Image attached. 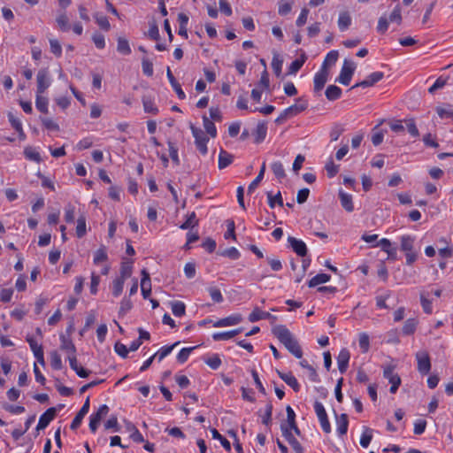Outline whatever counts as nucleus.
<instances>
[{"mask_svg":"<svg viewBox=\"0 0 453 453\" xmlns=\"http://www.w3.org/2000/svg\"><path fill=\"white\" fill-rule=\"evenodd\" d=\"M272 332L296 357H302L303 351L298 342L294 338L290 331L285 326H275L273 327Z\"/></svg>","mask_w":453,"mask_h":453,"instance_id":"1","label":"nucleus"},{"mask_svg":"<svg viewBox=\"0 0 453 453\" xmlns=\"http://www.w3.org/2000/svg\"><path fill=\"white\" fill-rule=\"evenodd\" d=\"M190 129L192 131L193 136L196 140V145L197 150L203 154L205 155L208 151L207 150V142L209 138L200 128L196 127L192 124L190 125Z\"/></svg>","mask_w":453,"mask_h":453,"instance_id":"2","label":"nucleus"},{"mask_svg":"<svg viewBox=\"0 0 453 453\" xmlns=\"http://www.w3.org/2000/svg\"><path fill=\"white\" fill-rule=\"evenodd\" d=\"M355 68L356 66L353 62L345 60L337 81L343 85H349Z\"/></svg>","mask_w":453,"mask_h":453,"instance_id":"3","label":"nucleus"},{"mask_svg":"<svg viewBox=\"0 0 453 453\" xmlns=\"http://www.w3.org/2000/svg\"><path fill=\"white\" fill-rule=\"evenodd\" d=\"M418 362V371L421 374H427L431 370V361L429 354L426 351H418L416 353Z\"/></svg>","mask_w":453,"mask_h":453,"instance_id":"4","label":"nucleus"},{"mask_svg":"<svg viewBox=\"0 0 453 453\" xmlns=\"http://www.w3.org/2000/svg\"><path fill=\"white\" fill-rule=\"evenodd\" d=\"M383 376L391 383L390 393L395 394L401 384V378L398 374L394 373V366L388 365L385 367Z\"/></svg>","mask_w":453,"mask_h":453,"instance_id":"5","label":"nucleus"},{"mask_svg":"<svg viewBox=\"0 0 453 453\" xmlns=\"http://www.w3.org/2000/svg\"><path fill=\"white\" fill-rule=\"evenodd\" d=\"M109 412V407L106 404H103L99 407L97 411L91 415L89 421V428L95 433L104 417Z\"/></svg>","mask_w":453,"mask_h":453,"instance_id":"6","label":"nucleus"},{"mask_svg":"<svg viewBox=\"0 0 453 453\" xmlns=\"http://www.w3.org/2000/svg\"><path fill=\"white\" fill-rule=\"evenodd\" d=\"M37 94H42L50 87L49 72L46 68L40 69L36 76Z\"/></svg>","mask_w":453,"mask_h":453,"instance_id":"7","label":"nucleus"},{"mask_svg":"<svg viewBox=\"0 0 453 453\" xmlns=\"http://www.w3.org/2000/svg\"><path fill=\"white\" fill-rule=\"evenodd\" d=\"M26 340L29 343L31 350L33 351L34 356L36 358L37 362L41 365L45 366V359H44V356H43L42 346L39 345L36 342V341L33 337H31L29 335L27 336Z\"/></svg>","mask_w":453,"mask_h":453,"instance_id":"8","label":"nucleus"},{"mask_svg":"<svg viewBox=\"0 0 453 453\" xmlns=\"http://www.w3.org/2000/svg\"><path fill=\"white\" fill-rule=\"evenodd\" d=\"M248 319L251 323L257 322L260 319H270L271 322L273 323L276 321L277 317L269 312L261 311L258 307H255Z\"/></svg>","mask_w":453,"mask_h":453,"instance_id":"9","label":"nucleus"},{"mask_svg":"<svg viewBox=\"0 0 453 453\" xmlns=\"http://www.w3.org/2000/svg\"><path fill=\"white\" fill-rule=\"evenodd\" d=\"M57 413L55 407L49 408L39 418L36 429L42 430L48 426V425L54 419Z\"/></svg>","mask_w":453,"mask_h":453,"instance_id":"10","label":"nucleus"},{"mask_svg":"<svg viewBox=\"0 0 453 453\" xmlns=\"http://www.w3.org/2000/svg\"><path fill=\"white\" fill-rule=\"evenodd\" d=\"M281 430L283 436L289 443L292 449L296 453H301L303 451V448L300 442L293 436L291 430H289L287 426H281Z\"/></svg>","mask_w":453,"mask_h":453,"instance_id":"11","label":"nucleus"},{"mask_svg":"<svg viewBox=\"0 0 453 453\" xmlns=\"http://www.w3.org/2000/svg\"><path fill=\"white\" fill-rule=\"evenodd\" d=\"M141 290L144 299H147L151 293V282L150 273L146 269L142 270Z\"/></svg>","mask_w":453,"mask_h":453,"instance_id":"12","label":"nucleus"},{"mask_svg":"<svg viewBox=\"0 0 453 453\" xmlns=\"http://www.w3.org/2000/svg\"><path fill=\"white\" fill-rule=\"evenodd\" d=\"M329 76V71H326L325 68H321L314 77V91L319 92L324 88Z\"/></svg>","mask_w":453,"mask_h":453,"instance_id":"13","label":"nucleus"},{"mask_svg":"<svg viewBox=\"0 0 453 453\" xmlns=\"http://www.w3.org/2000/svg\"><path fill=\"white\" fill-rule=\"evenodd\" d=\"M383 76H384V74L382 72L372 73L365 80L357 83L351 88H355L357 87H363V88L372 87L375 83H377L380 80H382Z\"/></svg>","mask_w":453,"mask_h":453,"instance_id":"14","label":"nucleus"},{"mask_svg":"<svg viewBox=\"0 0 453 453\" xmlns=\"http://www.w3.org/2000/svg\"><path fill=\"white\" fill-rule=\"evenodd\" d=\"M350 358V353L347 349H342L338 357H337V364L338 369L342 374L346 372L349 365V361Z\"/></svg>","mask_w":453,"mask_h":453,"instance_id":"15","label":"nucleus"},{"mask_svg":"<svg viewBox=\"0 0 453 453\" xmlns=\"http://www.w3.org/2000/svg\"><path fill=\"white\" fill-rule=\"evenodd\" d=\"M89 410V397H88L83 404V406L81 408V410L78 411L76 416L74 417L72 424H71V429L75 430L77 429L84 418V416L88 412Z\"/></svg>","mask_w":453,"mask_h":453,"instance_id":"16","label":"nucleus"},{"mask_svg":"<svg viewBox=\"0 0 453 453\" xmlns=\"http://www.w3.org/2000/svg\"><path fill=\"white\" fill-rule=\"evenodd\" d=\"M288 242L293 250L300 257H305L307 254V247L306 244L301 241L297 240L295 237L289 236Z\"/></svg>","mask_w":453,"mask_h":453,"instance_id":"17","label":"nucleus"},{"mask_svg":"<svg viewBox=\"0 0 453 453\" xmlns=\"http://www.w3.org/2000/svg\"><path fill=\"white\" fill-rule=\"evenodd\" d=\"M277 373L279 377L285 381L288 386H290L295 392H299L300 390V385L296 379V377L291 372H282L279 370H277Z\"/></svg>","mask_w":453,"mask_h":453,"instance_id":"18","label":"nucleus"},{"mask_svg":"<svg viewBox=\"0 0 453 453\" xmlns=\"http://www.w3.org/2000/svg\"><path fill=\"white\" fill-rule=\"evenodd\" d=\"M242 320V315L235 314L221 319H219L214 323L215 327L229 326L239 324Z\"/></svg>","mask_w":453,"mask_h":453,"instance_id":"19","label":"nucleus"},{"mask_svg":"<svg viewBox=\"0 0 453 453\" xmlns=\"http://www.w3.org/2000/svg\"><path fill=\"white\" fill-rule=\"evenodd\" d=\"M68 360H69L71 368L76 372L78 376H80L81 378H87L89 375V373H90L89 371L84 369L82 366H80L78 365V361H77L75 354L68 355Z\"/></svg>","mask_w":453,"mask_h":453,"instance_id":"20","label":"nucleus"},{"mask_svg":"<svg viewBox=\"0 0 453 453\" xmlns=\"http://www.w3.org/2000/svg\"><path fill=\"white\" fill-rule=\"evenodd\" d=\"M166 75H167V78H168V80H169L173 88L176 92L178 97L180 100L185 99L186 95H185L184 91L182 90L180 83H178V81H176L175 77L173 76L170 67H167V69H166Z\"/></svg>","mask_w":453,"mask_h":453,"instance_id":"21","label":"nucleus"},{"mask_svg":"<svg viewBox=\"0 0 453 453\" xmlns=\"http://www.w3.org/2000/svg\"><path fill=\"white\" fill-rule=\"evenodd\" d=\"M339 198L342 206L348 211L351 212L354 211V204L351 195L343 192L342 189L339 190Z\"/></svg>","mask_w":453,"mask_h":453,"instance_id":"22","label":"nucleus"},{"mask_svg":"<svg viewBox=\"0 0 453 453\" xmlns=\"http://www.w3.org/2000/svg\"><path fill=\"white\" fill-rule=\"evenodd\" d=\"M234 156L223 149L220 150L219 155V168L220 170L227 167L233 162Z\"/></svg>","mask_w":453,"mask_h":453,"instance_id":"23","label":"nucleus"},{"mask_svg":"<svg viewBox=\"0 0 453 453\" xmlns=\"http://www.w3.org/2000/svg\"><path fill=\"white\" fill-rule=\"evenodd\" d=\"M286 411H287V421H288V425L287 426L288 427L289 430H294L296 434H299V429L296 424V414H295V411H293V409L290 407V406H287L286 408ZM282 426H286V424H283Z\"/></svg>","mask_w":453,"mask_h":453,"instance_id":"24","label":"nucleus"},{"mask_svg":"<svg viewBox=\"0 0 453 453\" xmlns=\"http://www.w3.org/2000/svg\"><path fill=\"white\" fill-rule=\"evenodd\" d=\"M8 119L12 127L18 132L20 139H25L26 135L22 128V124L19 119H17L12 112H8Z\"/></svg>","mask_w":453,"mask_h":453,"instance_id":"25","label":"nucleus"},{"mask_svg":"<svg viewBox=\"0 0 453 453\" xmlns=\"http://www.w3.org/2000/svg\"><path fill=\"white\" fill-rule=\"evenodd\" d=\"M266 133H267V127H266V124L265 122H260L257 124V128L254 132V136H255V142L256 143H260L262 142L265 136H266Z\"/></svg>","mask_w":453,"mask_h":453,"instance_id":"26","label":"nucleus"},{"mask_svg":"<svg viewBox=\"0 0 453 453\" xmlns=\"http://www.w3.org/2000/svg\"><path fill=\"white\" fill-rule=\"evenodd\" d=\"M242 332V328H237L229 332L216 333L212 335L215 341H226Z\"/></svg>","mask_w":453,"mask_h":453,"instance_id":"27","label":"nucleus"},{"mask_svg":"<svg viewBox=\"0 0 453 453\" xmlns=\"http://www.w3.org/2000/svg\"><path fill=\"white\" fill-rule=\"evenodd\" d=\"M379 245H380L382 250L388 253V258L396 259V249L391 247V242L388 239H381Z\"/></svg>","mask_w":453,"mask_h":453,"instance_id":"28","label":"nucleus"},{"mask_svg":"<svg viewBox=\"0 0 453 453\" xmlns=\"http://www.w3.org/2000/svg\"><path fill=\"white\" fill-rule=\"evenodd\" d=\"M325 95L329 101H334L340 98L342 89L335 85H329L326 89Z\"/></svg>","mask_w":453,"mask_h":453,"instance_id":"29","label":"nucleus"},{"mask_svg":"<svg viewBox=\"0 0 453 453\" xmlns=\"http://www.w3.org/2000/svg\"><path fill=\"white\" fill-rule=\"evenodd\" d=\"M61 345L60 349L68 353V355H73L76 353V348L70 339H67L65 335L60 336Z\"/></svg>","mask_w":453,"mask_h":453,"instance_id":"30","label":"nucleus"},{"mask_svg":"<svg viewBox=\"0 0 453 453\" xmlns=\"http://www.w3.org/2000/svg\"><path fill=\"white\" fill-rule=\"evenodd\" d=\"M142 104L145 112L151 114H157L158 112L157 107L155 105L153 100L150 96H142Z\"/></svg>","mask_w":453,"mask_h":453,"instance_id":"31","label":"nucleus"},{"mask_svg":"<svg viewBox=\"0 0 453 453\" xmlns=\"http://www.w3.org/2000/svg\"><path fill=\"white\" fill-rule=\"evenodd\" d=\"M349 420L347 414H342L337 418V432L340 435H343L348 431Z\"/></svg>","mask_w":453,"mask_h":453,"instance_id":"32","label":"nucleus"},{"mask_svg":"<svg viewBox=\"0 0 453 453\" xmlns=\"http://www.w3.org/2000/svg\"><path fill=\"white\" fill-rule=\"evenodd\" d=\"M339 57V53L337 50H332L327 53L321 68H325L326 71H329V66L335 64Z\"/></svg>","mask_w":453,"mask_h":453,"instance_id":"33","label":"nucleus"},{"mask_svg":"<svg viewBox=\"0 0 453 453\" xmlns=\"http://www.w3.org/2000/svg\"><path fill=\"white\" fill-rule=\"evenodd\" d=\"M329 280H330V275H328L326 273H319L309 280L308 286L310 288H314L319 284L326 283V282L329 281Z\"/></svg>","mask_w":453,"mask_h":453,"instance_id":"34","label":"nucleus"},{"mask_svg":"<svg viewBox=\"0 0 453 453\" xmlns=\"http://www.w3.org/2000/svg\"><path fill=\"white\" fill-rule=\"evenodd\" d=\"M351 24V18L348 12L340 13L338 19V26L342 31L346 30Z\"/></svg>","mask_w":453,"mask_h":453,"instance_id":"35","label":"nucleus"},{"mask_svg":"<svg viewBox=\"0 0 453 453\" xmlns=\"http://www.w3.org/2000/svg\"><path fill=\"white\" fill-rule=\"evenodd\" d=\"M418 325V320L416 319H409L404 322L403 326V334L405 335L413 334Z\"/></svg>","mask_w":453,"mask_h":453,"instance_id":"36","label":"nucleus"},{"mask_svg":"<svg viewBox=\"0 0 453 453\" xmlns=\"http://www.w3.org/2000/svg\"><path fill=\"white\" fill-rule=\"evenodd\" d=\"M414 237L411 235H403L401 238V250L403 251L410 252L413 250Z\"/></svg>","mask_w":453,"mask_h":453,"instance_id":"37","label":"nucleus"},{"mask_svg":"<svg viewBox=\"0 0 453 453\" xmlns=\"http://www.w3.org/2000/svg\"><path fill=\"white\" fill-rule=\"evenodd\" d=\"M50 357L51 367L54 370H61L63 367V364L59 353L57 350H52L50 353Z\"/></svg>","mask_w":453,"mask_h":453,"instance_id":"38","label":"nucleus"},{"mask_svg":"<svg viewBox=\"0 0 453 453\" xmlns=\"http://www.w3.org/2000/svg\"><path fill=\"white\" fill-rule=\"evenodd\" d=\"M265 163L264 162L262 164V166H261V169L259 171V173L258 175L257 176V178L250 184L249 188H248V193H251L253 192L257 187L258 186V184L260 183V181L263 180L264 178V175H265Z\"/></svg>","mask_w":453,"mask_h":453,"instance_id":"39","label":"nucleus"},{"mask_svg":"<svg viewBox=\"0 0 453 453\" xmlns=\"http://www.w3.org/2000/svg\"><path fill=\"white\" fill-rule=\"evenodd\" d=\"M211 434L213 439H217L220 441L221 445L223 446L224 449L226 451L231 450V444L227 439L223 437L217 429L212 428L211 429Z\"/></svg>","mask_w":453,"mask_h":453,"instance_id":"40","label":"nucleus"},{"mask_svg":"<svg viewBox=\"0 0 453 453\" xmlns=\"http://www.w3.org/2000/svg\"><path fill=\"white\" fill-rule=\"evenodd\" d=\"M127 430L130 433V438L135 442H142L144 441L142 434L139 432V430L132 424L127 425Z\"/></svg>","mask_w":453,"mask_h":453,"instance_id":"41","label":"nucleus"},{"mask_svg":"<svg viewBox=\"0 0 453 453\" xmlns=\"http://www.w3.org/2000/svg\"><path fill=\"white\" fill-rule=\"evenodd\" d=\"M86 218L81 215L77 219L76 235L78 238H81L86 234Z\"/></svg>","mask_w":453,"mask_h":453,"instance_id":"42","label":"nucleus"},{"mask_svg":"<svg viewBox=\"0 0 453 453\" xmlns=\"http://www.w3.org/2000/svg\"><path fill=\"white\" fill-rule=\"evenodd\" d=\"M35 105L41 112H48V99L45 96H42V94L36 95Z\"/></svg>","mask_w":453,"mask_h":453,"instance_id":"43","label":"nucleus"},{"mask_svg":"<svg viewBox=\"0 0 453 453\" xmlns=\"http://www.w3.org/2000/svg\"><path fill=\"white\" fill-rule=\"evenodd\" d=\"M197 225L198 219H196V213L193 211L188 216L186 221L182 223L180 227L185 230L196 226Z\"/></svg>","mask_w":453,"mask_h":453,"instance_id":"44","label":"nucleus"},{"mask_svg":"<svg viewBox=\"0 0 453 453\" xmlns=\"http://www.w3.org/2000/svg\"><path fill=\"white\" fill-rule=\"evenodd\" d=\"M203 127L206 130L207 134H209L211 137H215L217 135V128L214 123L206 116L203 118Z\"/></svg>","mask_w":453,"mask_h":453,"instance_id":"45","label":"nucleus"},{"mask_svg":"<svg viewBox=\"0 0 453 453\" xmlns=\"http://www.w3.org/2000/svg\"><path fill=\"white\" fill-rule=\"evenodd\" d=\"M56 21H57V24L61 31H63V32L69 31V29H70L69 19H68L67 16L65 15V13L60 14L57 18Z\"/></svg>","mask_w":453,"mask_h":453,"instance_id":"46","label":"nucleus"},{"mask_svg":"<svg viewBox=\"0 0 453 453\" xmlns=\"http://www.w3.org/2000/svg\"><path fill=\"white\" fill-rule=\"evenodd\" d=\"M172 311L176 317L183 316L186 312V306L184 303L180 301L172 303Z\"/></svg>","mask_w":453,"mask_h":453,"instance_id":"47","label":"nucleus"},{"mask_svg":"<svg viewBox=\"0 0 453 453\" xmlns=\"http://www.w3.org/2000/svg\"><path fill=\"white\" fill-rule=\"evenodd\" d=\"M117 50L119 52L124 55H129L131 53V49L128 41L122 37H119L118 39Z\"/></svg>","mask_w":453,"mask_h":453,"instance_id":"48","label":"nucleus"},{"mask_svg":"<svg viewBox=\"0 0 453 453\" xmlns=\"http://www.w3.org/2000/svg\"><path fill=\"white\" fill-rule=\"evenodd\" d=\"M372 430L366 427L360 438V445L363 448H367L372 441Z\"/></svg>","mask_w":453,"mask_h":453,"instance_id":"49","label":"nucleus"},{"mask_svg":"<svg viewBox=\"0 0 453 453\" xmlns=\"http://www.w3.org/2000/svg\"><path fill=\"white\" fill-rule=\"evenodd\" d=\"M267 197L268 203L271 208H274L276 203H278L280 206H283L280 192H278L275 196H273L272 192H267Z\"/></svg>","mask_w":453,"mask_h":453,"instance_id":"50","label":"nucleus"},{"mask_svg":"<svg viewBox=\"0 0 453 453\" xmlns=\"http://www.w3.org/2000/svg\"><path fill=\"white\" fill-rule=\"evenodd\" d=\"M125 280L123 278H117L112 282V294L114 296H119L122 291L124 287Z\"/></svg>","mask_w":453,"mask_h":453,"instance_id":"51","label":"nucleus"},{"mask_svg":"<svg viewBox=\"0 0 453 453\" xmlns=\"http://www.w3.org/2000/svg\"><path fill=\"white\" fill-rule=\"evenodd\" d=\"M358 342H359V346L362 349V352L366 353L370 348L369 335L366 333H361L359 334Z\"/></svg>","mask_w":453,"mask_h":453,"instance_id":"52","label":"nucleus"},{"mask_svg":"<svg viewBox=\"0 0 453 453\" xmlns=\"http://www.w3.org/2000/svg\"><path fill=\"white\" fill-rule=\"evenodd\" d=\"M107 258H108V257H107V253H106V249L104 246H103L96 251L95 257H94V263L97 265V264L106 261Z\"/></svg>","mask_w":453,"mask_h":453,"instance_id":"53","label":"nucleus"},{"mask_svg":"<svg viewBox=\"0 0 453 453\" xmlns=\"http://www.w3.org/2000/svg\"><path fill=\"white\" fill-rule=\"evenodd\" d=\"M272 171L274 173V175L279 179H282L286 176L283 165L279 161L272 164Z\"/></svg>","mask_w":453,"mask_h":453,"instance_id":"54","label":"nucleus"},{"mask_svg":"<svg viewBox=\"0 0 453 453\" xmlns=\"http://www.w3.org/2000/svg\"><path fill=\"white\" fill-rule=\"evenodd\" d=\"M379 126L373 128V134L372 135V142L374 146L380 145L383 142L384 132L382 130L377 131Z\"/></svg>","mask_w":453,"mask_h":453,"instance_id":"55","label":"nucleus"},{"mask_svg":"<svg viewBox=\"0 0 453 453\" xmlns=\"http://www.w3.org/2000/svg\"><path fill=\"white\" fill-rule=\"evenodd\" d=\"M24 154H25L26 157L30 160H34L37 163H40L42 161L40 154L37 151H35L34 149H32L31 147L26 148L24 150Z\"/></svg>","mask_w":453,"mask_h":453,"instance_id":"56","label":"nucleus"},{"mask_svg":"<svg viewBox=\"0 0 453 453\" xmlns=\"http://www.w3.org/2000/svg\"><path fill=\"white\" fill-rule=\"evenodd\" d=\"M142 72L143 73L150 77L153 75V64L147 58H143L142 61Z\"/></svg>","mask_w":453,"mask_h":453,"instance_id":"57","label":"nucleus"},{"mask_svg":"<svg viewBox=\"0 0 453 453\" xmlns=\"http://www.w3.org/2000/svg\"><path fill=\"white\" fill-rule=\"evenodd\" d=\"M120 277L125 280L129 278L132 274V265L130 262H123L120 267Z\"/></svg>","mask_w":453,"mask_h":453,"instance_id":"58","label":"nucleus"},{"mask_svg":"<svg viewBox=\"0 0 453 453\" xmlns=\"http://www.w3.org/2000/svg\"><path fill=\"white\" fill-rule=\"evenodd\" d=\"M148 36L155 41H158L160 38L159 30L157 23L152 21L150 23V29L148 31Z\"/></svg>","mask_w":453,"mask_h":453,"instance_id":"59","label":"nucleus"},{"mask_svg":"<svg viewBox=\"0 0 453 453\" xmlns=\"http://www.w3.org/2000/svg\"><path fill=\"white\" fill-rule=\"evenodd\" d=\"M179 344V342L173 343L171 346H165L161 348V349L157 352V357H158V361H161L163 358H165L167 355H169L172 350Z\"/></svg>","mask_w":453,"mask_h":453,"instance_id":"60","label":"nucleus"},{"mask_svg":"<svg viewBox=\"0 0 453 453\" xmlns=\"http://www.w3.org/2000/svg\"><path fill=\"white\" fill-rule=\"evenodd\" d=\"M220 256L230 257L231 259H238L240 257L239 251L234 248L231 247L219 252Z\"/></svg>","mask_w":453,"mask_h":453,"instance_id":"61","label":"nucleus"},{"mask_svg":"<svg viewBox=\"0 0 453 453\" xmlns=\"http://www.w3.org/2000/svg\"><path fill=\"white\" fill-rule=\"evenodd\" d=\"M96 18V21L97 23V25L104 30L105 31H108L110 30L111 28V25H110V22L107 19L106 16H103V15H96L95 16Z\"/></svg>","mask_w":453,"mask_h":453,"instance_id":"62","label":"nucleus"},{"mask_svg":"<svg viewBox=\"0 0 453 453\" xmlns=\"http://www.w3.org/2000/svg\"><path fill=\"white\" fill-rule=\"evenodd\" d=\"M195 349L196 347L183 348L177 356L178 362L181 364L185 363L188 360L191 351Z\"/></svg>","mask_w":453,"mask_h":453,"instance_id":"63","label":"nucleus"},{"mask_svg":"<svg viewBox=\"0 0 453 453\" xmlns=\"http://www.w3.org/2000/svg\"><path fill=\"white\" fill-rule=\"evenodd\" d=\"M50 51L56 56L60 57L62 54V47L57 39H50Z\"/></svg>","mask_w":453,"mask_h":453,"instance_id":"64","label":"nucleus"}]
</instances>
